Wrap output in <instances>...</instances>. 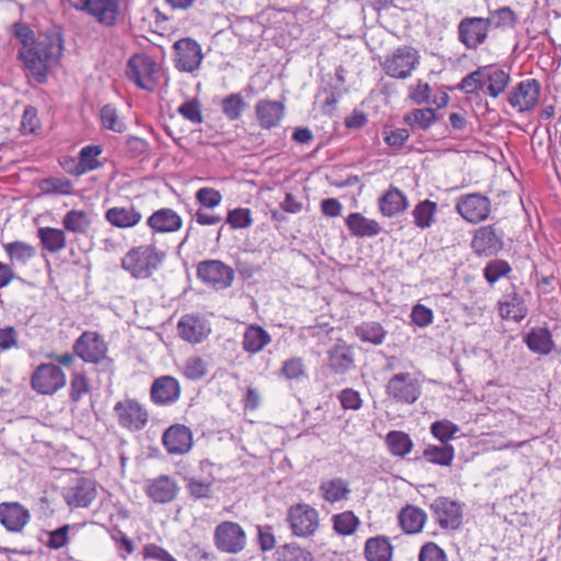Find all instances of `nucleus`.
<instances>
[{
	"instance_id": "obj_31",
	"label": "nucleus",
	"mask_w": 561,
	"mask_h": 561,
	"mask_svg": "<svg viewBox=\"0 0 561 561\" xmlns=\"http://www.w3.org/2000/svg\"><path fill=\"white\" fill-rule=\"evenodd\" d=\"M524 343L538 355H549L556 347L552 334L546 327L531 328L524 336Z\"/></svg>"
},
{
	"instance_id": "obj_47",
	"label": "nucleus",
	"mask_w": 561,
	"mask_h": 561,
	"mask_svg": "<svg viewBox=\"0 0 561 561\" xmlns=\"http://www.w3.org/2000/svg\"><path fill=\"white\" fill-rule=\"evenodd\" d=\"M245 108L247 102L240 93H231L221 101V111L229 121H238Z\"/></svg>"
},
{
	"instance_id": "obj_58",
	"label": "nucleus",
	"mask_w": 561,
	"mask_h": 561,
	"mask_svg": "<svg viewBox=\"0 0 561 561\" xmlns=\"http://www.w3.org/2000/svg\"><path fill=\"white\" fill-rule=\"evenodd\" d=\"M178 113L193 124L203 123L202 103L197 98L185 101L178 107Z\"/></svg>"
},
{
	"instance_id": "obj_11",
	"label": "nucleus",
	"mask_w": 561,
	"mask_h": 561,
	"mask_svg": "<svg viewBox=\"0 0 561 561\" xmlns=\"http://www.w3.org/2000/svg\"><path fill=\"white\" fill-rule=\"evenodd\" d=\"M419 62V51L412 46L403 45L398 47L391 56L386 58L382 68L391 78L405 79L411 75Z\"/></svg>"
},
{
	"instance_id": "obj_12",
	"label": "nucleus",
	"mask_w": 561,
	"mask_h": 561,
	"mask_svg": "<svg viewBox=\"0 0 561 561\" xmlns=\"http://www.w3.org/2000/svg\"><path fill=\"white\" fill-rule=\"evenodd\" d=\"M66 385L62 369L53 363H43L35 368L31 377L32 388L41 394H54Z\"/></svg>"
},
{
	"instance_id": "obj_6",
	"label": "nucleus",
	"mask_w": 561,
	"mask_h": 561,
	"mask_svg": "<svg viewBox=\"0 0 561 561\" xmlns=\"http://www.w3.org/2000/svg\"><path fill=\"white\" fill-rule=\"evenodd\" d=\"M505 233L495 224L481 226L474 230L471 249L477 256H496L504 249Z\"/></svg>"
},
{
	"instance_id": "obj_52",
	"label": "nucleus",
	"mask_w": 561,
	"mask_h": 561,
	"mask_svg": "<svg viewBox=\"0 0 561 561\" xmlns=\"http://www.w3.org/2000/svg\"><path fill=\"white\" fill-rule=\"evenodd\" d=\"M279 376L287 380H300L307 376V367L301 357H291L283 362Z\"/></svg>"
},
{
	"instance_id": "obj_59",
	"label": "nucleus",
	"mask_w": 561,
	"mask_h": 561,
	"mask_svg": "<svg viewBox=\"0 0 561 561\" xmlns=\"http://www.w3.org/2000/svg\"><path fill=\"white\" fill-rule=\"evenodd\" d=\"M100 118L102 126L106 129L115 133H123L125 129V124L118 119L117 111L111 104H105L101 108Z\"/></svg>"
},
{
	"instance_id": "obj_56",
	"label": "nucleus",
	"mask_w": 561,
	"mask_h": 561,
	"mask_svg": "<svg viewBox=\"0 0 561 561\" xmlns=\"http://www.w3.org/2000/svg\"><path fill=\"white\" fill-rule=\"evenodd\" d=\"M226 222L230 226L231 229L249 228L253 222L251 209L238 207L229 210L227 214Z\"/></svg>"
},
{
	"instance_id": "obj_54",
	"label": "nucleus",
	"mask_w": 561,
	"mask_h": 561,
	"mask_svg": "<svg viewBox=\"0 0 561 561\" xmlns=\"http://www.w3.org/2000/svg\"><path fill=\"white\" fill-rule=\"evenodd\" d=\"M91 390L89 378L82 370H76L71 375L69 398L72 402H78Z\"/></svg>"
},
{
	"instance_id": "obj_63",
	"label": "nucleus",
	"mask_w": 561,
	"mask_h": 561,
	"mask_svg": "<svg viewBox=\"0 0 561 561\" xmlns=\"http://www.w3.org/2000/svg\"><path fill=\"white\" fill-rule=\"evenodd\" d=\"M195 198L201 206L210 209L217 207L222 201L220 192L213 187L197 190Z\"/></svg>"
},
{
	"instance_id": "obj_30",
	"label": "nucleus",
	"mask_w": 561,
	"mask_h": 561,
	"mask_svg": "<svg viewBox=\"0 0 561 561\" xmlns=\"http://www.w3.org/2000/svg\"><path fill=\"white\" fill-rule=\"evenodd\" d=\"M482 68H485L483 93L495 99L505 91L511 81V76L507 71L494 65L482 66Z\"/></svg>"
},
{
	"instance_id": "obj_39",
	"label": "nucleus",
	"mask_w": 561,
	"mask_h": 561,
	"mask_svg": "<svg viewBox=\"0 0 561 561\" xmlns=\"http://www.w3.org/2000/svg\"><path fill=\"white\" fill-rule=\"evenodd\" d=\"M105 218L118 228H130L141 220V214L134 207H113L106 210Z\"/></svg>"
},
{
	"instance_id": "obj_36",
	"label": "nucleus",
	"mask_w": 561,
	"mask_h": 561,
	"mask_svg": "<svg viewBox=\"0 0 561 561\" xmlns=\"http://www.w3.org/2000/svg\"><path fill=\"white\" fill-rule=\"evenodd\" d=\"M329 367L339 375H344L354 367V354L346 344H336L329 352Z\"/></svg>"
},
{
	"instance_id": "obj_25",
	"label": "nucleus",
	"mask_w": 561,
	"mask_h": 561,
	"mask_svg": "<svg viewBox=\"0 0 561 561\" xmlns=\"http://www.w3.org/2000/svg\"><path fill=\"white\" fill-rule=\"evenodd\" d=\"M84 524H65L58 528L41 529L37 540L49 550H58L67 546L71 535H75Z\"/></svg>"
},
{
	"instance_id": "obj_64",
	"label": "nucleus",
	"mask_w": 561,
	"mask_h": 561,
	"mask_svg": "<svg viewBox=\"0 0 561 561\" xmlns=\"http://www.w3.org/2000/svg\"><path fill=\"white\" fill-rule=\"evenodd\" d=\"M419 561H447V556L437 543L428 541L422 546Z\"/></svg>"
},
{
	"instance_id": "obj_38",
	"label": "nucleus",
	"mask_w": 561,
	"mask_h": 561,
	"mask_svg": "<svg viewBox=\"0 0 561 561\" xmlns=\"http://www.w3.org/2000/svg\"><path fill=\"white\" fill-rule=\"evenodd\" d=\"M440 119L435 108L423 107L414 108L407 113L403 122L410 126L412 130H427L434 123Z\"/></svg>"
},
{
	"instance_id": "obj_7",
	"label": "nucleus",
	"mask_w": 561,
	"mask_h": 561,
	"mask_svg": "<svg viewBox=\"0 0 561 561\" xmlns=\"http://www.w3.org/2000/svg\"><path fill=\"white\" fill-rule=\"evenodd\" d=\"M492 24L491 18H463L457 26L458 39L467 49L476 50L485 43Z\"/></svg>"
},
{
	"instance_id": "obj_40",
	"label": "nucleus",
	"mask_w": 561,
	"mask_h": 561,
	"mask_svg": "<svg viewBox=\"0 0 561 561\" xmlns=\"http://www.w3.org/2000/svg\"><path fill=\"white\" fill-rule=\"evenodd\" d=\"M37 237L43 250L50 253H57L66 248V234L61 229L42 227L37 230Z\"/></svg>"
},
{
	"instance_id": "obj_21",
	"label": "nucleus",
	"mask_w": 561,
	"mask_h": 561,
	"mask_svg": "<svg viewBox=\"0 0 561 561\" xmlns=\"http://www.w3.org/2000/svg\"><path fill=\"white\" fill-rule=\"evenodd\" d=\"M179 336L186 342H203L211 332L209 323L199 314H184L176 325Z\"/></svg>"
},
{
	"instance_id": "obj_27",
	"label": "nucleus",
	"mask_w": 561,
	"mask_h": 561,
	"mask_svg": "<svg viewBox=\"0 0 561 561\" xmlns=\"http://www.w3.org/2000/svg\"><path fill=\"white\" fill-rule=\"evenodd\" d=\"M500 316L504 320L520 322L528 313V308L524 298L515 290L504 295L503 300L499 301Z\"/></svg>"
},
{
	"instance_id": "obj_9",
	"label": "nucleus",
	"mask_w": 561,
	"mask_h": 561,
	"mask_svg": "<svg viewBox=\"0 0 561 561\" xmlns=\"http://www.w3.org/2000/svg\"><path fill=\"white\" fill-rule=\"evenodd\" d=\"M455 208L467 222L476 225L489 218L492 203L486 195L477 192L457 197Z\"/></svg>"
},
{
	"instance_id": "obj_1",
	"label": "nucleus",
	"mask_w": 561,
	"mask_h": 561,
	"mask_svg": "<svg viewBox=\"0 0 561 561\" xmlns=\"http://www.w3.org/2000/svg\"><path fill=\"white\" fill-rule=\"evenodd\" d=\"M13 30L16 38L23 44L18 53V58L23 62L27 76L38 84L46 83L48 71L59 62L62 56L61 32L54 26L45 32H39L35 37L31 27L22 23H15Z\"/></svg>"
},
{
	"instance_id": "obj_62",
	"label": "nucleus",
	"mask_w": 561,
	"mask_h": 561,
	"mask_svg": "<svg viewBox=\"0 0 561 561\" xmlns=\"http://www.w3.org/2000/svg\"><path fill=\"white\" fill-rule=\"evenodd\" d=\"M207 374V364L202 357H190L184 366V375L190 380H199Z\"/></svg>"
},
{
	"instance_id": "obj_17",
	"label": "nucleus",
	"mask_w": 561,
	"mask_h": 561,
	"mask_svg": "<svg viewBox=\"0 0 561 561\" xmlns=\"http://www.w3.org/2000/svg\"><path fill=\"white\" fill-rule=\"evenodd\" d=\"M118 424L131 432L142 430L148 423V412L136 400L126 399L114 405Z\"/></svg>"
},
{
	"instance_id": "obj_57",
	"label": "nucleus",
	"mask_w": 561,
	"mask_h": 561,
	"mask_svg": "<svg viewBox=\"0 0 561 561\" xmlns=\"http://www.w3.org/2000/svg\"><path fill=\"white\" fill-rule=\"evenodd\" d=\"M4 250L11 260L25 263L35 255V249L23 241H14L4 244Z\"/></svg>"
},
{
	"instance_id": "obj_4",
	"label": "nucleus",
	"mask_w": 561,
	"mask_h": 561,
	"mask_svg": "<svg viewBox=\"0 0 561 561\" xmlns=\"http://www.w3.org/2000/svg\"><path fill=\"white\" fill-rule=\"evenodd\" d=\"M77 11L85 12L104 27H114L122 16V0H68Z\"/></svg>"
},
{
	"instance_id": "obj_53",
	"label": "nucleus",
	"mask_w": 561,
	"mask_h": 561,
	"mask_svg": "<svg viewBox=\"0 0 561 561\" xmlns=\"http://www.w3.org/2000/svg\"><path fill=\"white\" fill-rule=\"evenodd\" d=\"M41 191L46 195L62 194L69 195L72 193V183L68 179L60 178H45L39 182Z\"/></svg>"
},
{
	"instance_id": "obj_42",
	"label": "nucleus",
	"mask_w": 561,
	"mask_h": 561,
	"mask_svg": "<svg viewBox=\"0 0 561 561\" xmlns=\"http://www.w3.org/2000/svg\"><path fill=\"white\" fill-rule=\"evenodd\" d=\"M320 491L327 502L335 503L347 499L351 493L348 483L342 478H334L320 484Z\"/></svg>"
},
{
	"instance_id": "obj_19",
	"label": "nucleus",
	"mask_w": 561,
	"mask_h": 561,
	"mask_svg": "<svg viewBox=\"0 0 561 561\" xmlns=\"http://www.w3.org/2000/svg\"><path fill=\"white\" fill-rule=\"evenodd\" d=\"M541 87L536 79H526L520 81L508 95V103L513 107H518L519 112L531 111L539 101Z\"/></svg>"
},
{
	"instance_id": "obj_14",
	"label": "nucleus",
	"mask_w": 561,
	"mask_h": 561,
	"mask_svg": "<svg viewBox=\"0 0 561 561\" xmlns=\"http://www.w3.org/2000/svg\"><path fill=\"white\" fill-rule=\"evenodd\" d=\"M433 517L442 529L456 530L462 524V504L447 496H438L431 504Z\"/></svg>"
},
{
	"instance_id": "obj_15",
	"label": "nucleus",
	"mask_w": 561,
	"mask_h": 561,
	"mask_svg": "<svg viewBox=\"0 0 561 561\" xmlns=\"http://www.w3.org/2000/svg\"><path fill=\"white\" fill-rule=\"evenodd\" d=\"M386 393L398 403L412 404L421 396V386L410 373H399L389 379Z\"/></svg>"
},
{
	"instance_id": "obj_5",
	"label": "nucleus",
	"mask_w": 561,
	"mask_h": 561,
	"mask_svg": "<svg viewBox=\"0 0 561 561\" xmlns=\"http://www.w3.org/2000/svg\"><path fill=\"white\" fill-rule=\"evenodd\" d=\"M159 71L158 64L146 54H134L127 61L126 77L138 88L152 91L157 84L154 76Z\"/></svg>"
},
{
	"instance_id": "obj_48",
	"label": "nucleus",
	"mask_w": 561,
	"mask_h": 561,
	"mask_svg": "<svg viewBox=\"0 0 561 561\" xmlns=\"http://www.w3.org/2000/svg\"><path fill=\"white\" fill-rule=\"evenodd\" d=\"M333 529L342 536H350L355 533L359 525L358 517L352 511L335 514L332 517Z\"/></svg>"
},
{
	"instance_id": "obj_2",
	"label": "nucleus",
	"mask_w": 561,
	"mask_h": 561,
	"mask_svg": "<svg viewBox=\"0 0 561 561\" xmlns=\"http://www.w3.org/2000/svg\"><path fill=\"white\" fill-rule=\"evenodd\" d=\"M164 257L165 253L153 244L134 247L122 259V268L135 279H147L159 268Z\"/></svg>"
},
{
	"instance_id": "obj_51",
	"label": "nucleus",
	"mask_w": 561,
	"mask_h": 561,
	"mask_svg": "<svg viewBox=\"0 0 561 561\" xmlns=\"http://www.w3.org/2000/svg\"><path fill=\"white\" fill-rule=\"evenodd\" d=\"M512 272L510 263L505 260L494 259L486 263L483 268V276L490 285H494L501 277Z\"/></svg>"
},
{
	"instance_id": "obj_8",
	"label": "nucleus",
	"mask_w": 561,
	"mask_h": 561,
	"mask_svg": "<svg viewBox=\"0 0 561 561\" xmlns=\"http://www.w3.org/2000/svg\"><path fill=\"white\" fill-rule=\"evenodd\" d=\"M214 545L220 552L237 554L245 548V531L236 522H221L215 527Z\"/></svg>"
},
{
	"instance_id": "obj_35",
	"label": "nucleus",
	"mask_w": 561,
	"mask_h": 561,
	"mask_svg": "<svg viewBox=\"0 0 561 561\" xmlns=\"http://www.w3.org/2000/svg\"><path fill=\"white\" fill-rule=\"evenodd\" d=\"M272 341L270 333L257 324L249 325L242 340V348L250 354L261 352Z\"/></svg>"
},
{
	"instance_id": "obj_33",
	"label": "nucleus",
	"mask_w": 561,
	"mask_h": 561,
	"mask_svg": "<svg viewBox=\"0 0 561 561\" xmlns=\"http://www.w3.org/2000/svg\"><path fill=\"white\" fill-rule=\"evenodd\" d=\"M399 524L402 530L409 535H415L422 531L426 520V513L414 505H407L401 508L398 515Z\"/></svg>"
},
{
	"instance_id": "obj_24",
	"label": "nucleus",
	"mask_w": 561,
	"mask_h": 561,
	"mask_svg": "<svg viewBox=\"0 0 561 561\" xmlns=\"http://www.w3.org/2000/svg\"><path fill=\"white\" fill-rule=\"evenodd\" d=\"M95 482L80 478L77 483L65 493V500L70 507H88L96 497Z\"/></svg>"
},
{
	"instance_id": "obj_29",
	"label": "nucleus",
	"mask_w": 561,
	"mask_h": 561,
	"mask_svg": "<svg viewBox=\"0 0 561 561\" xmlns=\"http://www.w3.org/2000/svg\"><path fill=\"white\" fill-rule=\"evenodd\" d=\"M378 207L385 217H394L409 207L408 197L398 187L390 185L378 199Z\"/></svg>"
},
{
	"instance_id": "obj_20",
	"label": "nucleus",
	"mask_w": 561,
	"mask_h": 561,
	"mask_svg": "<svg viewBox=\"0 0 561 561\" xmlns=\"http://www.w3.org/2000/svg\"><path fill=\"white\" fill-rule=\"evenodd\" d=\"M162 444L169 454L184 455L193 446V433L184 424H173L163 432Z\"/></svg>"
},
{
	"instance_id": "obj_61",
	"label": "nucleus",
	"mask_w": 561,
	"mask_h": 561,
	"mask_svg": "<svg viewBox=\"0 0 561 561\" xmlns=\"http://www.w3.org/2000/svg\"><path fill=\"white\" fill-rule=\"evenodd\" d=\"M491 19L496 18L492 26L500 27H514L517 24V15L511 7H502L497 10L491 11Z\"/></svg>"
},
{
	"instance_id": "obj_16",
	"label": "nucleus",
	"mask_w": 561,
	"mask_h": 561,
	"mask_svg": "<svg viewBox=\"0 0 561 561\" xmlns=\"http://www.w3.org/2000/svg\"><path fill=\"white\" fill-rule=\"evenodd\" d=\"M173 49L174 66L179 71L193 72L199 68L204 56L201 45L195 39L181 38L173 44Z\"/></svg>"
},
{
	"instance_id": "obj_28",
	"label": "nucleus",
	"mask_w": 561,
	"mask_h": 561,
	"mask_svg": "<svg viewBox=\"0 0 561 561\" xmlns=\"http://www.w3.org/2000/svg\"><path fill=\"white\" fill-rule=\"evenodd\" d=\"M147 225L154 233L175 232L182 227V218L171 208H161L152 213Z\"/></svg>"
},
{
	"instance_id": "obj_23",
	"label": "nucleus",
	"mask_w": 561,
	"mask_h": 561,
	"mask_svg": "<svg viewBox=\"0 0 561 561\" xmlns=\"http://www.w3.org/2000/svg\"><path fill=\"white\" fill-rule=\"evenodd\" d=\"M178 492L176 481L167 474L151 479L146 484L147 496L157 504H167L174 501Z\"/></svg>"
},
{
	"instance_id": "obj_43",
	"label": "nucleus",
	"mask_w": 561,
	"mask_h": 561,
	"mask_svg": "<svg viewBox=\"0 0 561 561\" xmlns=\"http://www.w3.org/2000/svg\"><path fill=\"white\" fill-rule=\"evenodd\" d=\"M455 457L453 445H428L422 454L426 461L438 466H450Z\"/></svg>"
},
{
	"instance_id": "obj_22",
	"label": "nucleus",
	"mask_w": 561,
	"mask_h": 561,
	"mask_svg": "<svg viewBox=\"0 0 561 561\" xmlns=\"http://www.w3.org/2000/svg\"><path fill=\"white\" fill-rule=\"evenodd\" d=\"M181 394V386L172 376L156 378L150 388V399L157 405H170L175 403Z\"/></svg>"
},
{
	"instance_id": "obj_50",
	"label": "nucleus",
	"mask_w": 561,
	"mask_h": 561,
	"mask_svg": "<svg viewBox=\"0 0 561 561\" xmlns=\"http://www.w3.org/2000/svg\"><path fill=\"white\" fill-rule=\"evenodd\" d=\"M277 561H312L310 551L302 549L296 543H286L276 550Z\"/></svg>"
},
{
	"instance_id": "obj_45",
	"label": "nucleus",
	"mask_w": 561,
	"mask_h": 561,
	"mask_svg": "<svg viewBox=\"0 0 561 561\" xmlns=\"http://www.w3.org/2000/svg\"><path fill=\"white\" fill-rule=\"evenodd\" d=\"M437 211V204L430 199H424L416 204L412 210L414 224L421 229L430 228L434 222V216Z\"/></svg>"
},
{
	"instance_id": "obj_3",
	"label": "nucleus",
	"mask_w": 561,
	"mask_h": 561,
	"mask_svg": "<svg viewBox=\"0 0 561 561\" xmlns=\"http://www.w3.org/2000/svg\"><path fill=\"white\" fill-rule=\"evenodd\" d=\"M75 354L87 364L102 365L103 370H112L114 362L107 356V343L94 331H84L72 345Z\"/></svg>"
},
{
	"instance_id": "obj_44",
	"label": "nucleus",
	"mask_w": 561,
	"mask_h": 561,
	"mask_svg": "<svg viewBox=\"0 0 561 561\" xmlns=\"http://www.w3.org/2000/svg\"><path fill=\"white\" fill-rule=\"evenodd\" d=\"M386 444L390 454L397 457H404L414 446L409 434L402 431H390L386 435Z\"/></svg>"
},
{
	"instance_id": "obj_10",
	"label": "nucleus",
	"mask_w": 561,
	"mask_h": 561,
	"mask_svg": "<svg viewBox=\"0 0 561 561\" xmlns=\"http://www.w3.org/2000/svg\"><path fill=\"white\" fill-rule=\"evenodd\" d=\"M197 277L216 290L227 289L234 279V270L220 260H204L197 264Z\"/></svg>"
},
{
	"instance_id": "obj_18",
	"label": "nucleus",
	"mask_w": 561,
	"mask_h": 561,
	"mask_svg": "<svg viewBox=\"0 0 561 561\" xmlns=\"http://www.w3.org/2000/svg\"><path fill=\"white\" fill-rule=\"evenodd\" d=\"M30 522L31 512L20 502L0 503V525L8 533L21 534Z\"/></svg>"
},
{
	"instance_id": "obj_26",
	"label": "nucleus",
	"mask_w": 561,
	"mask_h": 561,
	"mask_svg": "<svg viewBox=\"0 0 561 561\" xmlns=\"http://www.w3.org/2000/svg\"><path fill=\"white\" fill-rule=\"evenodd\" d=\"M285 116V105L279 101L260 100L255 105V117L263 129L277 127Z\"/></svg>"
},
{
	"instance_id": "obj_55",
	"label": "nucleus",
	"mask_w": 561,
	"mask_h": 561,
	"mask_svg": "<svg viewBox=\"0 0 561 561\" xmlns=\"http://www.w3.org/2000/svg\"><path fill=\"white\" fill-rule=\"evenodd\" d=\"M484 69L482 67H479L477 70L470 72L467 75L460 83L457 85V89L463 91L466 94H473L478 93L479 91L483 92L484 89V82H483V75Z\"/></svg>"
},
{
	"instance_id": "obj_49",
	"label": "nucleus",
	"mask_w": 561,
	"mask_h": 561,
	"mask_svg": "<svg viewBox=\"0 0 561 561\" xmlns=\"http://www.w3.org/2000/svg\"><path fill=\"white\" fill-rule=\"evenodd\" d=\"M431 434L443 445H450L449 440L459 432V426L454 422L444 419L435 421L430 426Z\"/></svg>"
},
{
	"instance_id": "obj_37",
	"label": "nucleus",
	"mask_w": 561,
	"mask_h": 561,
	"mask_svg": "<svg viewBox=\"0 0 561 561\" xmlns=\"http://www.w3.org/2000/svg\"><path fill=\"white\" fill-rule=\"evenodd\" d=\"M393 547L386 536L368 538L365 542L364 554L367 561H390Z\"/></svg>"
},
{
	"instance_id": "obj_13",
	"label": "nucleus",
	"mask_w": 561,
	"mask_h": 561,
	"mask_svg": "<svg viewBox=\"0 0 561 561\" xmlns=\"http://www.w3.org/2000/svg\"><path fill=\"white\" fill-rule=\"evenodd\" d=\"M286 520L295 536L309 537L318 529L319 514L312 506L298 503L288 508Z\"/></svg>"
},
{
	"instance_id": "obj_60",
	"label": "nucleus",
	"mask_w": 561,
	"mask_h": 561,
	"mask_svg": "<svg viewBox=\"0 0 561 561\" xmlns=\"http://www.w3.org/2000/svg\"><path fill=\"white\" fill-rule=\"evenodd\" d=\"M186 489L194 500H204L211 497V483L196 478L186 479Z\"/></svg>"
},
{
	"instance_id": "obj_34",
	"label": "nucleus",
	"mask_w": 561,
	"mask_h": 561,
	"mask_svg": "<svg viewBox=\"0 0 561 561\" xmlns=\"http://www.w3.org/2000/svg\"><path fill=\"white\" fill-rule=\"evenodd\" d=\"M101 153L102 148L100 146L89 145L83 147L79 152V160H70V162L75 164V170H70L71 174L79 176L100 168L101 162L98 160V157Z\"/></svg>"
},
{
	"instance_id": "obj_46",
	"label": "nucleus",
	"mask_w": 561,
	"mask_h": 561,
	"mask_svg": "<svg viewBox=\"0 0 561 561\" xmlns=\"http://www.w3.org/2000/svg\"><path fill=\"white\" fill-rule=\"evenodd\" d=\"M62 226L67 231L83 234L89 230L91 220L84 210L72 209L64 216Z\"/></svg>"
},
{
	"instance_id": "obj_32",
	"label": "nucleus",
	"mask_w": 561,
	"mask_h": 561,
	"mask_svg": "<svg viewBox=\"0 0 561 561\" xmlns=\"http://www.w3.org/2000/svg\"><path fill=\"white\" fill-rule=\"evenodd\" d=\"M345 224L351 234L357 238H371L381 232V227L375 219L366 218L360 213H351L345 218Z\"/></svg>"
},
{
	"instance_id": "obj_41",
	"label": "nucleus",
	"mask_w": 561,
	"mask_h": 561,
	"mask_svg": "<svg viewBox=\"0 0 561 561\" xmlns=\"http://www.w3.org/2000/svg\"><path fill=\"white\" fill-rule=\"evenodd\" d=\"M356 336L364 343L381 345L387 336L385 328L376 321H366L355 327Z\"/></svg>"
}]
</instances>
